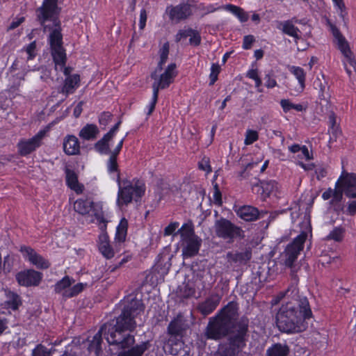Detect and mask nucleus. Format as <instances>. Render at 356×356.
Returning <instances> with one entry per match:
<instances>
[{"instance_id": "f03ea898", "label": "nucleus", "mask_w": 356, "mask_h": 356, "mask_svg": "<svg viewBox=\"0 0 356 356\" xmlns=\"http://www.w3.org/2000/svg\"><path fill=\"white\" fill-rule=\"evenodd\" d=\"M312 316L309 300L304 297L282 303L276 314L275 323L282 332L299 333L307 330V321Z\"/></svg>"}, {"instance_id": "49530a36", "label": "nucleus", "mask_w": 356, "mask_h": 356, "mask_svg": "<svg viewBox=\"0 0 356 356\" xmlns=\"http://www.w3.org/2000/svg\"><path fill=\"white\" fill-rule=\"evenodd\" d=\"M113 115L109 111H103L98 116V122L102 129H105V127L108 124L110 121L111 120Z\"/></svg>"}, {"instance_id": "ddd939ff", "label": "nucleus", "mask_w": 356, "mask_h": 356, "mask_svg": "<svg viewBox=\"0 0 356 356\" xmlns=\"http://www.w3.org/2000/svg\"><path fill=\"white\" fill-rule=\"evenodd\" d=\"M336 188H343L348 198H356V173L343 171L335 184Z\"/></svg>"}, {"instance_id": "aec40b11", "label": "nucleus", "mask_w": 356, "mask_h": 356, "mask_svg": "<svg viewBox=\"0 0 356 356\" xmlns=\"http://www.w3.org/2000/svg\"><path fill=\"white\" fill-rule=\"evenodd\" d=\"M221 297L218 294H213L197 305L198 312L204 316L211 314L220 302Z\"/></svg>"}, {"instance_id": "603ef678", "label": "nucleus", "mask_w": 356, "mask_h": 356, "mask_svg": "<svg viewBox=\"0 0 356 356\" xmlns=\"http://www.w3.org/2000/svg\"><path fill=\"white\" fill-rule=\"evenodd\" d=\"M158 98H159V94L155 92H152V96L151 101L149 103V104L147 106V114L148 115H150L154 112L156 105V103L158 102Z\"/></svg>"}, {"instance_id": "c756f323", "label": "nucleus", "mask_w": 356, "mask_h": 356, "mask_svg": "<svg viewBox=\"0 0 356 356\" xmlns=\"http://www.w3.org/2000/svg\"><path fill=\"white\" fill-rule=\"evenodd\" d=\"M289 151L293 154L300 152V154L297 156L299 161L302 159L310 161L314 159L312 152L309 151L308 147L306 145H300L299 144L294 143L289 147Z\"/></svg>"}, {"instance_id": "4d7b16f0", "label": "nucleus", "mask_w": 356, "mask_h": 356, "mask_svg": "<svg viewBox=\"0 0 356 356\" xmlns=\"http://www.w3.org/2000/svg\"><path fill=\"white\" fill-rule=\"evenodd\" d=\"M264 80L266 81L265 86L268 88H273L277 85L275 79L270 73L265 75Z\"/></svg>"}, {"instance_id": "a878e982", "label": "nucleus", "mask_w": 356, "mask_h": 356, "mask_svg": "<svg viewBox=\"0 0 356 356\" xmlns=\"http://www.w3.org/2000/svg\"><path fill=\"white\" fill-rule=\"evenodd\" d=\"M65 174L66 185L77 194L82 193L83 186L79 184L77 174L68 168L65 169Z\"/></svg>"}, {"instance_id": "e433bc0d", "label": "nucleus", "mask_w": 356, "mask_h": 356, "mask_svg": "<svg viewBox=\"0 0 356 356\" xmlns=\"http://www.w3.org/2000/svg\"><path fill=\"white\" fill-rule=\"evenodd\" d=\"M190 352V348L183 341L177 342L170 348L171 356H191Z\"/></svg>"}, {"instance_id": "a211bd4d", "label": "nucleus", "mask_w": 356, "mask_h": 356, "mask_svg": "<svg viewBox=\"0 0 356 356\" xmlns=\"http://www.w3.org/2000/svg\"><path fill=\"white\" fill-rule=\"evenodd\" d=\"M5 300L1 303L2 308L10 312H16L23 304L20 295L10 289L4 290Z\"/></svg>"}, {"instance_id": "3c124183", "label": "nucleus", "mask_w": 356, "mask_h": 356, "mask_svg": "<svg viewBox=\"0 0 356 356\" xmlns=\"http://www.w3.org/2000/svg\"><path fill=\"white\" fill-rule=\"evenodd\" d=\"M198 168L206 172L207 174L212 172V168L210 165V160L207 157H204L201 161L198 163Z\"/></svg>"}, {"instance_id": "7ed1b4c3", "label": "nucleus", "mask_w": 356, "mask_h": 356, "mask_svg": "<svg viewBox=\"0 0 356 356\" xmlns=\"http://www.w3.org/2000/svg\"><path fill=\"white\" fill-rule=\"evenodd\" d=\"M238 305L235 301H230L219 309L212 317L209 318L204 330L207 339L219 341L230 335L235 334L238 329V323L242 320H246L249 330V319L242 316L238 319Z\"/></svg>"}, {"instance_id": "09e8293b", "label": "nucleus", "mask_w": 356, "mask_h": 356, "mask_svg": "<svg viewBox=\"0 0 356 356\" xmlns=\"http://www.w3.org/2000/svg\"><path fill=\"white\" fill-rule=\"evenodd\" d=\"M189 37V43L191 45L197 47L201 44V35L197 30L193 29V33H190Z\"/></svg>"}, {"instance_id": "bf43d9fd", "label": "nucleus", "mask_w": 356, "mask_h": 356, "mask_svg": "<svg viewBox=\"0 0 356 356\" xmlns=\"http://www.w3.org/2000/svg\"><path fill=\"white\" fill-rule=\"evenodd\" d=\"M127 136V134L125 135L124 137H123L119 142L117 144V145L115 146V147L114 148V149L113 151H111L110 152V154L112 155V156H117L118 157L122 149V147H123V144H124V142L125 140V138Z\"/></svg>"}, {"instance_id": "20e7f679", "label": "nucleus", "mask_w": 356, "mask_h": 356, "mask_svg": "<svg viewBox=\"0 0 356 356\" xmlns=\"http://www.w3.org/2000/svg\"><path fill=\"white\" fill-rule=\"evenodd\" d=\"M237 328L235 334L228 337L227 343L219 346L216 356H237L246 346L249 336L246 320L242 319Z\"/></svg>"}, {"instance_id": "2eb2a0df", "label": "nucleus", "mask_w": 356, "mask_h": 356, "mask_svg": "<svg viewBox=\"0 0 356 356\" xmlns=\"http://www.w3.org/2000/svg\"><path fill=\"white\" fill-rule=\"evenodd\" d=\"M234 211L238 217L246 222L255 221L268 213L267 211H259L257 207L250 205L241 206Z\"/></svg>"}, {"instance_id": "7c9ffc66", "label": "nucleus", "mask_w": 356, "mask_h": 356, "mask_svg": "<svg viewBox=\"0 0 356 356\" xmlns=\"http://www.w3.org/2000/svg\"><path fill=\"white\" fill-rule=\"evenodd\" d=\"M50 53L56 66L65 67L67 63V54L64 47L50 49Z\"/></svg>"}, {"instance_id": "72a5a7b5", "label": "nucleus", "mask_w": 356, "mask_h": 356, "mask_svg": "<svg viewBox=\"0 0 356 356\" xmlns=\"http://www.w3.org/2000/svg\"><path fill=\"white\" fill-rule=\"evenodd\" d=\"M128 230V220L125 218H122L116 227L115 240L118 243L125 241Z\"/></svg>"}, {"instance_id": "2f4dec72", "label": "nucleus", "mask_w": 356, "mask_h": 356, "mask_svg": "<svg viewBox=\"0 0 356 356\" xmlns=\"http://www.w3.org/2000/svg\"><path fill=\"white\" fill-rule=\"evenodd\" d=\"M290 348L286 343H276L267 350L268 356H288Z\"/></svg>"}, {"instance_id": "a18cd8bd", "label": "nucleus", "mask_w": 356, "mask_h": 356, "mask_svg": "<svg viewBox=\"0 0 356 356\" xmlns=\"http://www.w3.org/2000/svg\"><path fill=\"white\" fill-rule=\"evenodd\" d=\"M36 41H33L22 49L27 54V60H31L36 56Z\"/></svg>"}, {"instance_id": "4be33fe9", "label": "nucleus", "mask_w": 356, "mask_h": 356, "mask_svg": "<svg viewBox=\"0 0 356 356\" xmlns=\"http://www.w3.org/2000/svg\"><path fill=\"white\" fill-rule=\"evenodd\" d=\"M293 20H295L296 22H297L296 18L285 21H280L277 22V28L279 30H281L284 34L293 38L294 40L297 41L300 39V31L298 27L293 24Z\"/></svg>"}, {"instance_id": "774afa93", "label": "nucleus", "mask_w": 356, "mask_h": 356, "mask_svg": "<svg viewBox=\"0 0 356 356\" xmlns=\"http://www.w3.org/2000/svg\"><path fill=\"white\" fill-rule=\"evenodd\" d=\"M259 72L257 68H251L248 70L246 72V77L254 80L257 77H259Z\"/></svg>"}, {"instance_id": "f704fd0d", "label": "nucleus", "mask_w": 356, "mask_h": 356, "mask_svg": "<svg viewBox=\"0 0 356 356\" xmlns=\"http://www.w3.org/2000/svg\"><path fill=\"white\" fill-rule=\"evenodd\" d=\"M180 235L181 240L197 236L195 232V227L192 220L184 223L181 228L177 232Z\"/></svg>"}, {"instance_id": "423d86ee", "label": "nucleus", "mask_w": 356, "mask_h": 356, "mask_svg": "<svg viewBox=\"0 0 356 356\" xmlns=\"http://www.w3.org/2000/svg\"><path fill=\"white\" fill-rule=\"evenodd\" d=\"M159 72L160 71L154 70L150 73V78L154 80L152 85V92L158 94L161 90L169 88L178 74L177 65L175 63H170L160 75H158Z\"/></svg>"}, {"instance_id": "5701e85b", "label": "nucleus", "mask_w": 356, "mask_h": 356, "mask_svg": "<svg viewBox=\"0 0 356 356\" xmlns=\"http://www.w3.org/2000/svg\"><path fill=\"white\" fill-rule=\"evenodd\" d=\"M74 211L82 216L87 215L90 213V211L93 212V216H95V211H102V208L97 209L95 207V202L90 199L86 198H79L77 199L74 204Z\"/></svg>"}, {"instance_id": "5fc2aeb1", "label": "nucleus", "mask_w": 356, "mask_h": 356, "mask_svg": "<svg viewBox=\"0 0 356 356\" xmlns=\"http://www.w3.org/2000/svg\"><path fill=\"white\" fill-rule=\"evenodd\" d=\"M190 33H193L192 28H188L187 29H180L175 35V41L177 42H180L182 39L189 37Z\"/></svg>"}, {"instance_id": "ea45409f", "label": "nucleus", "mask_w": 356, "mask_h": 356, "mask_svg": "<svg viewBox=\"0 0 356 356\" xmlns=\"http://www.w3.org/2000/svg\"><path fill=\"white\" fill-rule=\"evenodd\" d=\"M94 148L100 154L106 155L110 154L111 152L110 144L102 138L95 143Z\"/></svg>"}, {"instance_id": "412c9836", "label": "nucleus", "mask_w": 356, "mask_h": 356, "mask_svg": "<svg viewBox=\"0 0 356 356\" xmlns=\"http://www.w3.org/2000/svg\"><path fill=\"white\" fill-rule=\"evenodd\" d=\"M63 149L67 156H75L80 154V142L78 138L73 134H67L63 138Z\"/></svg>"}, {"instance_id": "b1692460", "label": "nucleus", "mask_w": 356, "mask_h": 356, "mask_svg": "<svg viewBox=\"0 0 356 356\" xmlns=\"http://www.w3.org/2000/svg\"><path fill=\"white\" fill-rule=\"evenodd\" d=\"M95 218L102 233L99 236L98 245L109 243V236L106 232L108 220L105 218L103 211H95Z\"/></svg>"}, {"instance_id": "dca6fc26", "label": "nucleus", "mask_w": 356, "mask_h": 356, "mask_svg": "<svg viewBox=\"0 0 356 356\" xmlns=\"http://www.w3.org/2000/svg\"><path fill=\"white\" fill-rule=\"evenodd\" d=\"M51 29L47 38V42L50 49L63 47V35L62 33L61 22L59 18H56L50 25Z\"/></svg>"}, {"instance_id": "69168bd1", "label": "nucleus", "mask_w": 356, "mask_h": 356, "mask_svg": "<svg viewBox=\"0 0 356 356\" xmlns=\"http://www.w3.org/2000/svg\"><path fill=\"white\" fill-rule=\"evenodd\" d=\"M343 193H344L343 188H336L333 190V199L335 201H341L343 197Z\"/></svg>"}, {"instance_id": "f8f14e48", "label": "nucleus", "mask_w": 356, "mask_h": 356, "mask_svg": "<svg viewBox=\"0 0 356 356\" xmlns=\"http://www.w3.org/2000/svg\"><path fill=\"white\" fill-rule=\"evenodd\" d=\"M43 279V273L33 268L20 270L15 275V280L21 286H38Z\"/></svg>"}, {"instance_id": "6e6d98bb", "label": "nucleus", "mask_w": 356, "mask_h": 356, "mask_svg": "<svg viewBox=\"0 0 356 356\" xmlns=\"http://www.w3.org/2000/svg\"><path fill=\"white\" fill-rule=\"evenodd\" d=\"M213 197L214 203L216 205H218V206L222 205V193H221V191H220L219 187L217 184L214 186Z\"/></svg>"}, {"instance_id": "393cba45", "label": "nucleus", "mask_w": 356, "mask_h": 356, "mask_svg": "<svg viewBox=\"0 0 356 356\" xmlns=\"http://www.w3.org/2000/svg\"><path fill=\"white\" fill-rule=\"evenodd\" d=\"M81 77L79 74H73L70 76L65 77L60 92L65 97L73 94L79 87Z\"/></svg>"}, {"instance_id": "6ab92c4d", "label": "nucleus", "mask_w": 356, "mask_h": 356, "mask_svg": "<svg viewBox=\"0 0 356 356\" xmlns=\"http://www.w3.org/2000/svg\"><path fill=\"white\" fill-rule=\"evenodd\" d=\"M226 258L231 266H244L251 259L252 251L250 249H245L243 251H230L227 253Z\"/></svg>"}, {"instance_id": "6e6552de", "label": "nucleus", "mask_w": 356, "mask_h": 356, "mask_svg": "<svg viewBox=\"0 0 356 356\" xmlns=\"http://www.w3.org/2000/svg\"><path fill=\"white\" fill-rule=\"evenodd\" d=\"M58 0H44L42 6L37 9V20L43 28V31L51 29L50 25L46 24L47 21L54 22V19L58 18Z\"/></svg>"}, {"instance_id": "e2e57ef3", "label": "nucleus", "mask_w": 356, "mask_h": 356, "mask_svg": "<svg viewBox=\"0 0 356 356\" xmlns=\"http://www.w3.org/2000/svg\"><path fill=\"white\" fill-rule=\"evenodd\" d=\"M170 51V44L168 42H165L163 44L161 47L159 49V57H168Z\"/></svg>"}, {"instance_id": "9d476101", "label": "nucleus", "mask_w": 356, "mask_h": 356, "mask_svg": "<svg viewBox=\"0 0 356 356\" xmlns=\"http://www.w3.org/2000/svg\"><path fill=\"white\" fill-rule=\"evenodd\" d=\"M49 131V127L40 130L35 136L29 139H21L17 144L18 154L21 156H27L42 145V139Z\"/></svg>"}, {"instance_id": "052dcab7", "label": "nucleus", "mask_w": 356, "mask_h": 356, "mask_svg": "<svg viewBox=\"0 0 356 356\" xmlns=\"http://www.w3.org/2000/svg\"><path fill=\"white\" fill-rule=\"evenodd\" d=\"M235 17H236L241 23L246 22L249 19L248 13L245 12L242 8L239 9Z\"/></svg>"}, {"instance_id": "39448f33", "label": "nucleus", "mask_w": 356, "mask_h": 356, "mask_svg": "<svg viewBox=\"0 0 356 356\" xmlns=\"http://www.w3.org/2000/svg\"><path fill=\"white\" fill-rule=\"evenodd\" d=\"M134 188L122 187L118 184V203L119 205H128L134 199L135 201L140 200L145 194L146 185L143 179L134 177L133 179Z\"/></svg>"}, {"instance_id": "37998d69", "label": "nucleus", "mask_w": 356, "mask_h": 356, "mask_svg": "<svg viewBox=\"0 0 356 356\" xmlns=\"http://www.w3.org/2000/svg\"><path fill=\"white\" fill-rule=\"evenodd\" d=\"M221 68L218 63H212L209 74V86H213L218 80Z\"/></svg>"}, {"instance_id": "473e14b6", "label": "nucleus", "mask_w": 356, "mask_h": 356, "mask_svg": "<svg viewBox=\"0 0 356 356\" xmlns=\"http://www.w3.org/2000/svg\"><path fill=\"white\" fill-rule=\"evenodd\" d=\"M259 187L258 191L261 193L263 197L265 199L268 197L271 193L277 190V182L274 180L262 181L259 185L256 186Z\"/></svg>"}, {"instance_id": "58836bf2", "label": "nucleus", "mask_w": 356, "mask_h": 356, "mask_svg": "<svg viewBox=\"0 0 356 356\" xmlns=\"http://www.w3.org/2000/svg\"><path fill=\"white\" fill-rule=\"evenodd\" d=\"M86 286V284L79 282L72 286H70V289L63 293V297L67 299L77 296L83 291Z\"/></svg>"}, {"instance_id": "0eeeda50", "label": "nucleus", "mask_w": 356, "mask_h": 356, "mask_svg": "<svg viewBox=\"0 0 356 356\" xmlns=\"http://www.w3.org/2000/svg\"><path fill=\"white\" fill-rule=\"evenodd\" d=\"M215 232L218 237L233 242L234 239L243 237V231L229 220L220 218L215 222Z\"/></svg>"}, {"instance_id": "338daca9", "label": "nucleus", "mask_w": 356, "mask_h": 356, "mask_svg": "<svg viewBox=\"0 0 356 356\" xmlns=\"http://www.w3.org/2000/svg\"><path fill=\"white\" fill-rule=\"evenodd\" d=\"M224 8L225 10H227V12H229L230 13H232V15H234L235 16L236 15L237 12L241 8V7L237 6L234 4L229 3V4L225 5Z\"/></svg>"}, {"instance_id": "a19ab883", "label": "nucleus", "mask_w": 356, "mask_h": 356, "mask_svg": "<svg viewBox=\"0 0 356 356\" xmlns=\"http://www.w3.org/2000/svg\"><path fill=\"white\" fill-rule=\"evenodd\" d=\"M344 229L341 227H335L327 236V240H334L340 242L343 238Z\"/></svg>"}, {"instance_id": "c9c22d12", "label": "nucleus", "mask_w": 356, "mask_h": 356, "mask_svg": "<svg viewBox=\"0 0 356 356\" xmlns=\"http://www.w3.org/2000/svg\"><path fill=\"white\" fill-rule=\"evenodd\" d=\"M75 280L69 275H65L61 280L56 282L54 286V290L56 293L62 294L66 291Z\"/></svg>"}, {"instance_id": "c85d7f7f", "label": "nucleus", "mask_w": 356, "mask_h": 356, "mask_svg": "<svg viewBox=\"0 0 356 356\" xmlns=\"http://www.w3.org/2000/svg\"><path fill=\"white\" fill-rule=\"evenodd\" d=\"M99 133L98 127L95 124H86L79 131V136L84 140H93Z\"/></svg>"}, {"instance_id": "4468645a", "label": "nucleus", "mask_w": 356, "mask_h": 356, "mask_svg": "<svg viewBox=\"0 0 356 356\" xmlns=\"http://www.w3.org/2000/svg\"><path fill=\"white\" fill-rule=\"evenodd\" d=\"M19 251L22 252L25 259L28 260L38 269L47 270L51 266V262L49 259L36 252V251L30 246L22 245L20 247Z\"/></svg>"}, {"instance_id": "864d4df0", "label": "nucleus", "mask_w": 356, "mask_h": 356, "mask_svg": "<svg viewBox=\"0 0 356 356\" xmlns=\"http://www.w3.org/2000/svg\"><path fill=\"white\" fill-rule=\"evenodd\" d=\"M255 42V38L252 35H247L243 37L242 48L245 50L250 49L253 43Z\"/></svg>"}, {"instance_id": "680f3d73", "label": "nucleus", "mask_w": 356, "mask_h": 356, "mask_svg": "<svg viewBox=\"0 0 356 356\" xmlns=\"http://www.w3.org/2000/svg\"><path fill=\"white\" fill-rule=\"evenodd\" d=\"M25 21L24 17H17L13 20V22L10 24L8 27V31L14 30L20 26Z\"/></svg>"}, {"instance_id": "0e129e2a", "label": "nucleus", "mask_w": 356, "mask_h": 356, "mask_svg": "<svg viewBox=\"0 0 356 356\" xmlns=\"http://www.w3.org/2000/svg\"><path fill=\"white\" fill-rule=\"evenodd\" d=\"M147 12L145 9H142L140 12L139 29H143L147 22Z\"/></svg>"}, {"instance_id": "f257e3e1", "label": "nucleus", "mask_w": 356, "mask_h": 356, "mask_svg": "<svg viewBox=\"0 0 356 356\" xmlns=\"http://www.w3.org/2000/svg\"><path fill=\"white\" fill-rule=\"evenodd\" d=\"M145 309L141 300L132 298L124 304L121 314L116 318L115 325L104 323L94 335L88 344V351L99 356L102 353V337L111 346H116L124 350L117 356H142L150 347L149 341H143L134 346L135 337L128 332H132L136 327V318Z\"/></svg>"}, {"instance_id": "cd10ccee", "label": "nucleus", "mask_w": 356, "mask_h": 356, "mask_svg": "<svg viewBox=\"0 0 356 356\" xmlns=\"http://www.w3.org/2000/svg\"><path fill=\"white\" fill-rule=\"evenodd\" d=\"M106 169L108 173L111 176L117 184H120V170L118 163V157L110 154L106 162Z\"/></svg>"}, {"instance_id": "4c0bfd02", "label": "nucleus", "mask_w": 356, "mask_h": 356, "mask_svg": "<svg viewBox=\"0 0 356 356\" xmlns=\"http://www.w3.org/2000/svg\"><path fill=\"white\" fill-rule=\"evenodd\" d=\"M290 72L296 78L302 90L305 88L306 72L305 70L299 66H291Z\"/></svg>"}, {"instance_id": "c03bdc74", "label": "nucleus", "mask_w": 356, "mask_h": 356, "mask_svg": "<svg viewBox=\"0 0 356 356\" xmlns=\"http://www.w3.org/2000/svg\"><path fill=\"white\" fill-rule=\"evenodd\" d=\"M259 134L255 130L248 129L245 132V137L244 140V144L245 145H250L253 144L254 142L258 140Z\"/></svg>"}, {"instance_id": "79ce46f5", "label": "nucleus", "mask_w": 356, "mask_h": 356, "mask_svg": "<svg viewBox=\"0 0 356 356\" xmlns=\"http://www.w3.org/2000/svg\"><path fill=\"white\" fill-rule=\"evenodd\" d=\"M98 249L101 254L106 259H109L114 257V251L109 243L98 245Z\"/></svg>"}, {"instance_id": "f3484780", "label": "nucleus", "mask_w": 356, "mask_h": 356, "mask_svg": "<svg viewBox=\"0 0 356 356\" xmlns=\"http://www.w3.org/2000/svg\"><path fill=\"white\" fill-rule=\"evenodd\" d=\"M181 252L184 259L196 256L202 246V239L198 236L181 240Z\"/></svg>"}, {"instance_id": "8fccbe9b", "label": "nucleus", "mask_w": 356, "mask_h": 356, "mask_svg": "<svg viewBox=\"0 0 356 356\" xmlns=\"http://www.w3.org/2000/svg\"><path fill=\"white\" fill-rule=\"evenodd\" d=\"M179 222H171L168 226L165 227L163 230V236H168L172 234H177V232L175 233V231L179 227Z\"/></svg>"}, {"instance_id": "9b49d317", "label": "nucleus", "mask_w": 356, "mask_h": 356, "mask_svg": "<svg viewBox=\"0 0 356 356\" xmlns=\"http://www.w3.org/2000/svg\"><path fill=\"white\" fill-rule=\"evenodd\" d=\"M165 13L171 22L179 23L193 15V5L188 2H181L175 6L170 5L166 7Z\"/></svg>"}, {"instance_id": "bb28decb", "label": "nucleus", "mask_w": 356, "mask_h": 356, "mask_svg": "<svg viewBox=\"0 0 356 356\" xmlns=\"http://www.w3.org/2000/svg\"><path fill=\"white\" fill-rule=\"evenodd\" d=\"M184 331V321L181 315H177L169 323L168 333L172 337H181Z\"/></svg>"}, {"instance_id": "de8ad7c7", "label": "nucleus", "mask_w": 356, "mask_h": 356, "mask_svg": "<svg viewBox=\"0 0 356 356\" xmlns=\"http://www.w3.org/2000/svg\"><path fill=\"white\" fill-rule=\"evenodd\" d=\"M31 356H50L48 349L42 344H38L32 350Z\"/></svg>"}, {"instance_id": "13d9d810", "label": "nucleus", "mask_w": 356, "mask_h": 356, "mask_svg": "<svg viewBox=\"0 0 356 356\" xmlns=\"http://www.w3.org/2000/svg\"><path fill=\"white\" fill-rule=\"evenodd\" d=\"M280 106L285 113L293 109V103L291 102L288 99H282L280 100Z\"/></svg>"}, {"instance_id": "1a4fd4ad", "label": "nucleus", "mask_w": 356, "mask_h": 356, "mask_svg": "<svg viewBox=\"0 0 356 356\" xmlns=\"http://www.w3.org/2000/svg\"><path fill=\"white\" fill-rule=\"evenodd\" d=\"M307 234L302 232L289 243L284 250V264L289 268H292L298 259L300 252L303 250L304 244L307 240Z\"/></svg>"}]
</instances>
